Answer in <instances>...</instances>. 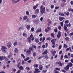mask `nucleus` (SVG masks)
Wrapping results in <instances>:
<instances>
[{"instance_id":"nucleus-64","label":"nucleus","mask_w":73,"mask_h":73,"mask_svg":"<svg viewBox=\"0 0 73 73\" xmlns=\"http://www.w3.org/2000/svg\"><path fill=\"white\" fill-rule=\"evenodd\" d=\"M35 40V37H33L32 38H31V40L32 41H33Z\"/></svg>"},{"instance_id":"nucleus-27","label":"nucleus","mask_w":73,"mask_h":73,"mask_svg":"<svg viewBox=\"0 0 73 73\" xmlns=\"http://www.w3.org/2000/svg\"><path fill=\"white\" fill-rule=\"evenodd\" d=\"M35 41L36 43H38V42H39V41L38 40V39L37 38H36L35 39Z\"/></svg>"},{"instance_id":"nucleus-10","label":"nucleus","mask_w":73,"mask_h":73,"mask_svg":"<svg viewBox=\"0 0 73 73\" xmlns=\"http://www.w3.org/2000/svg\"><path fill=\"white\" fill-rule=\"evenodd\" d=\"M64 69L65 70H69V66L67 65L66 67H65L64 68Z\"/></svg>"},{"instance_id":"nucleus-12","label":"nucleus","mask_w":73,"mask_h":73,"mask_svg":"<svg viewBox=\"0 0 73 73\" xmlns=\"http://www.w3.org/2000/svg\"><path fill=\"white\" fill-rule=\"evenodd\" d=\"M48 52V50H44V52L42 53V54H43V55H44V54H47Z\"/></svg>"},{"instance_id":"nucleus-39","label":"nucleus","mask_w":73,"mask_h":73,"mask_svg":"<svg viewBox=\"0 0 73 73\" xmlns=\"http://www.w3.org/2000/svg\"><path fill=\"white\" fill-rule=\"evenodd\" d=\"M64 47L65 48H67L68 47V46L65 44H64Z\"/></svg>"},{"instance_id":"nucleus-7","label":"nucleus","mask_w":73,"mask_h":73,"mask_svg":"<svg viewBox=\"0 0 73 73\" xmlns=\"http://www.w3.org/2000/svg\"><path fill=\"white\" fill-rule=\"evenodd\" d=\"M26 27L27 30H30L31 29V26L29 25H28L27 26H26Z\"/></svg>"},{"instance_id":"nucleus-60","label":"nucleus","mask_w":73,"mask_h":73,"mask_svg":"<svg viewBox=\"0 0 73 73\" xmlns=\"http://www.w3.org/2000/svg\"><path fill=\"white\" fill-rule=\"evenodd\" d=\"M45 45L44 44L42 46V48H43V49H44V48H45Z\"/></svg>"},{"instance_id":"nucleus-32","label":"nucleus","mask_w":73,"mask_h":73,"mask_svg":"<svg viewBox=\"0 0 73 73\" xmlns=\"http://www.w3.org/2000/svg\"><path fill=\"white\" fill-rule=\"evenodd\" d=\"M32 47L33 48H34L35 49H36V48H37V47L34 44L32 45Z\"/></svg>"},{"instance_id":"nucleus-3","label":"nucleus","mask_w":73,"mask_h":73,"mask_svg":"<svg viewBox=\"0 0 73 73\" xmlns=\"http://www.w3.org/2000/svg\"><path fill=\"white\" fill-rule=\"evenodd\" d=\"M12 1V3L13 4H16V3H17L18 2H19L20 0H17L16 1H15V0H11Z\"/></svg>"},{"instance_id":"nucleus-21","label":"nucleus","mask_w":73,"mask_h":73,"mask_svg":"<svg viewBox=\"0 0 73 73\" xmlns=\"http://www.w3.org/2000/svg\"><path fill=\"white\" fill-rule=\"evenodd\" d=\"M17 45V41H15L13 43V45L14 46H16Z\"/></svg>"},{"instance_id":"nucleus-31","label":"nucleus","mask_w":73,"mask_h":73,"mask_svg":"<svg viewBox=\"0 0 73 73\" xmlns=\"http://www.w3.org/2000/svg\"><path fill=\"white\" fill-rule=\"evenodd\" d=\"M68 12H70V11H71V12H73V9L70 8L68 10Z\"/></svg>"},{"instance_id":"nucleus-29","label":"nucleus","mask_w":73,"mask_h":73,"mask_svg":"<svg viewBox=\"0 0 73 73\" xmlns=\"http://www.w3.org/2000/svg\"><path fill=\"white\" fill-rule=\"evenodd\" d=\"M64 30H65L66 31H68V29H67V27H66V26H64Z\"/></svg>"},{"instance_id":"nucleus-58","label":"nucleus","mask_w":73,"mask_h":73,"mask_svg":"<svg viewBox=\"0 0 73 73\" xmlns=\"http://www.w3.org/2000/svg\"><path fill=\"white\" fill-rule=\"evenodd\" d=\"M58 28L59 30H60L61 29V26H59L58 27Z\"/></svg>"},{"instance_id":"nucleus-57","label":"nucleus","mask_w":73,"mask_h":73,"mask_svg":"<svg viewBox=\"0 0 73 73\" xmlns=\"http://www.w3.org/2000/svg\"><path fill=\"white\" fill-rule=\"evenodd\" d=\"M63 58V55H61L60 56V59L62 60Z\"/></svg>"},{"instance_id":"nucleus-1","label":"nucleus","mask_w":73,"mask_h":73,"mask_svg":"<svg viewBox=\"0 0 73 73\" xmlns=\"http://www.w3.org/2000/svg\"><path fill=\"white\" fill-rule=\"evenodd\" d=\"M45 8L44 7V6L42 5L40 7V12L41 14H43L45 13Z\"/></svg>"},{"instance_id":"nucleus-15","label":"nucleus","mask_w":73,"mask_h":73,"mask_svg":"<svg viewBox=\"0 0 73 73\" xmlns=\"http://www.w3.org/2000/svg\"><path fill=\"white\" fill-rule=\"evenodd\" d=\"M41 32V29H37L36 31V33H39Z\"/></svg>"},{"instance_id":"nucleus-25","label":"nucleus","mask_w":73,"mask_h":73,"mask_svg":"<svg viewBox=\"0 0 73 73\" xmlns=\"http://www.w3.org/2000/svg\"><path fill=\"white\" fill-rule=\"evenodd\" d=\"M36 17H37V15H32V17L33 19H35V18H36Z\"/></svg>"},{"instance_id":"nucleus-11","label":"nucleus","mask_w":73,"mask_h":73,"mask_svg":"<svg viewBox=\"0 0 73 73\" xmlns=\"http://www.w3.org/2000/svg\"><path fill=\"white\" fill-rule=\"evenodd\" d=\"M61 37V32L59 31L58 32V34L57 35V37L60 38Z\"/></svg>"},{"instance_id":"nucleus-44","label":"nucleus","mask_w":73,"mask_h":73,"mask_svg":"<svg viewBox=\"0 0 73 73\" xmlns=\"http://www.w3.org/2000/svg\"><path fill=\"white\" fill-rule=\"evenodd\" d=\"M26 14L27 15H29V11H27L26 12Z\"/></svg>"},{"instance_id":"nucleus-2","label":"nucleus","mask_w":73,"mask_h":73,"mask_svg":"<svg viewBox=\"0 0 73 73\" xmlns=\"http://www.w3.org/2000/svg\"><path fill=\"white\" fill-rule=\"evenodd\" d=\"M7 47L5 46H2L1 48V50L3 53L6 52V50H7Z\"/></svg>"},{"instance_id":"nucleus-38","label":"nucleus","mask_w":73,"mask_h":73,"mask_svg":"<svg viewBox=\"0 0 73 73\" xmlns=\"http://www.w3.org/2000/svg\"><path fill=\"white\" fill-rule=\"evenodd\" d=\"M34 67H36V68H37V67H38V64H35L34 65Z\"/></svg>"},{"instance_id":"nucleus-46","label":"nucleus","mask_w":73,"mask_h":73,"mask_svg":"<svg viewBox=\"0 0 73 73\" xmlns=\"http://www.w3.org/2000/svg\"><path fill=\"white\" fill-rule=\"evenodd\" d=\"M62 48V46L60 45L59 46V47H58V49H59V50H60V49H61Z\"/></svg>"},{"instance_id":"nucleus-63","label":"nucleus","mask_w":73,"mask_h":73,"mask_svg":"<svg viewBox=\"0 0 73 73\" xmlns=\"http://www.w3.org/2000/svg\"><path fill=\"white\" fill-rule=\"evenodd\" d=\"M70 36H73V33H70Z\"/></svg>"},{"instance_id":"nucleus-42","label":"nucleus","mask_w":73,"mask_h":73,"mask_svg":"<svg viewBox=\"0 0 73 73\" xmlns=\"http://www.w3.org/2000/svg\"><path fill=\"white\" fill-rule=\"evenodd\" d=\"M51 52L52 53H53V54H55V53H56V51H52Z\"/></svg>"},{"instance_id":"nucleus-45","label":"nucleus","mask_w":73,"mask_h":73,"mask_svg":"<svg viewBox=\"0 0 73 73\" xmlns=\"http://www.w3.org/2000/svg\"><path fill=\"white\" fill-rule=\"evenodd\" d=\"M64 58H69V57L66 55L64 56Z\"/></svg>"},{"instance_id":"nucleus-35","label":"nucleus","mask_w":73,"mask_h":73,"mask_svg":"<svg viewBox=\"0 0 73 73\" xmlns=\"http://www.w3.org/2000/svg\"><path fill=\"white\" fill-rule=\"evenodd\" d=\"M17 52H18V50H17V48H15L14 50V52H15V53H17Z\"/></svg>"},{"instance_id":"nucleus-18","label":"nucleus","mask_w":73,"mask_h":73,"mask_svg":"<svg viewBox=\"0 0 73 73\" xmlns=\"http://www.w3.org/2000/svg\"><path fill=\"white\" fill-rule=\"evenodd\" d=\"M59 15H60V16H65V15H64V14L63 13H59Z\"/></svg>"},{"instance_id":"nucleus-52","label":"nucleus","mask_w":73,"mask_h":73,"mask_svg":"<svg viewBox=\"0 0 73 73\" xmlns=\"http://www.w3.org/2000/svg\"><path fill=\"white\" fill-rule=\"evenodd\" d=\"M61 7H64V4L63 3H62L61 5Z\"/></svg>"},{"instance_id":"nucleus-56","label":"nucleus","mask_w":73,"mask_h":73,"mask_svg":"<svg viewBox=\"0 0 73 73\" xmlns=\"http://www.w3.org/2000/svg\"><path fill=\"white\" fill-rule=\"evenodd\" d=\"M43 20V17H41L40 18V21H42V20Z\"/></svg>"},{"instance_id":"nucleus-34","label":"nucleus","mask_w":73,"mask_h":73,"mask_svg":"<svg viewBox=\"0 0 73 73\" xmlns=\"http://www.w3.org/2000/svg\"><path fill=\"white\" fill-rule=\"evenodd\" d=\"M26 53H29V54H30L31 53V51L30 50H28L27 52H26Z\"/></svg>"},{"instance_id":"nucleus-53","label":"nucleus","mask_w":73,"mask_h":73,"mask_svg":"<svg viewBox=\"0 0 73 73\" xmlns=\"http://www.w3.org/2000/svg\"><path fill=\"white\" fill-rule=\"evenodd\" d=\"M54 31L55 32H56V33L57 32V29H54Z\"/></svg>"},{"instance_id":"nucleus-5","label":"nucleus","mask_w":73,"mask_h":73,"mask_svg":"<svg viewBox=\"0 0 73 73\" xmlns=\"http://www.w3.org/2000/svg\"><path fill=\"white\" fill-rule=\"evenodd\" d=\"M7 59V58L5 57V56H0V60L2 61V60H4V59Z\"/></svg>"},{"instance_id":"nucleus-17","label":"nucleus","mask_w":73,"mask_h":73,"mask_svg":"<svg viewBox=\"0 0 73 73\" xmlns=\"http://www.w3.org/2000/svg\"><path fill=\"white\" fill-rule=\"evenodd\" d=\"M43 68V67L42 66V65H40L39 66V68L40 70H42V68Z\"/></svg>"},{"instance_id":"nucleus-28","label":"nucleus","mask_w":73,"mask_h":73,"mask_svg":"<svg viewBox=\"0 0 73 73\" xmlns=\"http://www.w3.org/2000/svg\"><path fill=\"white\" fill-rule=\"evenodd\" d=\"M23 35L24 37H27V36H28V35L25 33H23Z\"/></svg>"},{"instance_id":"nucleus-26","label":"nucleus","mask_w":73,"mask_h":73,"mask_svg":"<svg viewBox=\"0 0 73 73\" xmlns=\"http://www.w3.org/2000/svg\"><path fill=\"white\" fill-rule=\"evenodd\" d=\"M19 69H21V70H24V68H23V67L22 66H20Z\"/></svg>"},{"instance_id":"nucleus-14","label":"nucleus","mask_w":73,"mask_h":73,"mask_svg":"<svg viewBox=\"0 0 73 73\" xmlns=\"http://www.w3.org/2000/svg\"><path fill=\"white\" fill-rule=\"evenodd\" d=\"M35 13V14H37V13H39V9H37L36 10Z\"/></svg>"},{"instance_id":"nucleus-20","label":"nucleus","mask_w":73,"mask_h":73,"mask_svg":"<svg viewBox=\"0 0 73 73\" xmlns=\"http://www.w3.org/2000/svg\"><path fill=\"white\" fill-rule=\"evenodd\" d=\"M38 4H37L36 6H34L33 7V8L34 9V10L36 9V8H37V7H38Z\"/></svg>"},{"instance_id":"nucleus-47","label":"nucleus","mask_w":73,"mask_h":73,"mask_svg":"<svg viewBox=\"0 0 73 73\" xmlns=\"http://www.w3.org/2000/svg\"><path fill=\"white\" fill-rule=\"evenodd\" d=\"M42 72L44 73H46V72H47V70H43Z\"/></svg>"},{"instance_id":"nucleus-4","label":"nucleus","mask_w":73,"mask_h":73,"mask_svg":"<svg viewBox=\"0 0 73 73\" xmlns=\"http://www.w3.org/2000/svg\"><path fill=\"white\" fill-rule=\"evenodd\" d=\"M35 71H34V73H40L41 72L40 71H39V69L38 68H36L35 69Z\"/></svg>"},{"instance_id":"nucleus-33","label":"nucleus","mask_w":73,"mask_h":73,"mask_svg":"<svg viewBox=\"0 0 73 73\" xmlns=\"http://www.w3.org/2000/svg\"><path fill=\"white\" fill-rule=\"evenodd\" d=\"M23 26H22L21 27H20L19 28V31H21V30H22V29H23Z\"/></svg>"},{"instance_id":"nucleus-36","label":"nucleus","mask_w":73,"mask_h":73,"mask_svg":"<svg viewBox=\"0 0 73 73\" xmlns=\"http://www.w3.org/2000/svg\"><path fill=\"white\" fill-rule=\"evenodd\" d=\"M60 24L61 26H62V27H63V26H64L63 22H60Z\"/></svg>"},{"instance_id":"nucleus-43","label":"nucleus","mask_w":73,"mask_h":73,"mask_svg":"<svg viewBox=\"0 0 73 73\" xmlns=\"http://www.w3.org/2000/svg\"><path fill=\"white\" fill-rule=\"evenodd\" d=\"M65 14L67 16H69V12H67V13H65Z\"/></svg>"},{"instance_id":"nucleus-23","label":"nucleus","mask_w":73,"mask_h":73,"mask_svg":"<svg viewBox=\"0 0 73 73\" xmlns=\"http://www.w3.org/2000/svg\"><path fill=\"white\" fill-rule=\"evenodd\" d=\"M59 20L61 21L63 20V19H64V18H63V17H59Z\"/></svg>"},{"instance_id":"nucleus-30","label":"nucleus","mask_w":73,"mask_h":73,"mask_svg":"<svg viewBox=\"0 0 73 73\" xmlns=\"http://www.w3.org/2000/svg\"><path fill=\"white\" fill-rule=\"evenodd\" d=\"M21 56L23 58H25V56H24V54H21Z\"/></svg>"},{"instance_id":"nucleus-16","label":"nucleus","mask_w":73,"mask_h":73,"mask_svg":"<svg viewBox=\"0 0 73 73\" xmlns=\"http://www.w3.org/2000/svg\"><path fill=\"white\" fill-rule=\"evenodd\" d=\"M68 65L69 66V67H72V66H73V64L71 63L70 62L68 64V65Z\"/></svg>"},{"instance_id":"nucleus-49","label":"nucleus","mask_w":73,"mask_h":73,"mask_svg":"<svg viewBox=\"0 0 73 73\" xmlns=\"http://www.w3.org/2000/svg\"><path fill=\"white\" fill-rule=\"evenodd\" d=\"M71 48L70 47L69 48H67L66 49V51H68V50H69V49H71Z\"/></svg>"},{"instance_id":"nucleus-41","label":"nucleus","mask_w":73,"mask_h":73,"mask_svg":"<svg viewBox=\"0 0 73 73\" xmlns=\"http://www.w3.org/2000/svg\"><path fill=\"white\" fill-rule=\"evenodd\" d=\"M45 40V37H44L42 38V42H44V40Z\"/></svg>"},{"instance_id":"nucleus-24","label":"nucleus","mask_w":73,"mask_h":73,"mask_svg":"<svg viewBox=\"0 0 73 73\" xmlns=\"http://www.w3.org/2000/svg\"><path fill=\"white\" fill-rule=\"evenodd\" d=\"M30 58L29 57H27L26 59H25L24 60L25 61H28L29 60Z\"/></svg>"},{"instance_id":"nucleus-50","label":"nucleus","mask_w":73,"mask_h":73,"mask_svg":"<svg viewBox=\"0 0 73 73\" xmlns=\"http://www.w3.org/2000/svg\"><path fill=\"white\" fill-rule=\"evenodd\" d=\"M51 8V9H53L54 8V5H52L50 6Z\"/></svg>"},{"instance_id":"nucleus-19","label":"nucleus","mask_w":73,"mask_h":73,"mask_svg":"<svg viewBox=\"0 0 73 73\" xmlns=\"http://www.w3.org/2000/svg\"><path fill=\"white\" fill-rule=\"evenodd\" d=\"M28 40L29 42V43H30V42H31V37H29L28 38Z\"/></svg>"},{"instance_id":"nucleus-55","label":"nucleus","mask_w":73,"mask_h":73,"mask_svg":"<svg viewBox=\"0 0 73 73\" xmlns=\"http://www.w3.org/2000/svg\"><path fill=\"white\" fill-rule=\"evenodd\" d=\"M28 63H31V62H32V60H30L27 61Z\"/></svg>"},{"instance_id":"nucleus-13","label":"nucleus","mask_w":73,"mask_h":73,"mask_svg":"<svg viewBox=\"0 0 73 73\" xmlns=\"http://www.w3.org/2000/svg\"><path fill=\"white\" fill-rule=\"evenodd\" d=\"M50 30V28H49V27H48L47 29H46L45 30V32H46L47 33H48V31H49Z\"/></svg>"},{"instance_id":"nucleus-9","label":"nucleus","mask_w":73,"mask_h":73,"mask_svg":"<svg viewBox=\"0 0 73 73\" xmlns=\"http://www.w3.org/2000/svg\"><path fill=\"white\" fill-rule=\"evenodd\" d=\"M56 64H57V65H59V66H62V64H61V62H56Z\"/></svg>"},{"instance_id":"nucleus-40","label":"nucleus","mask_w":73,"mask_h":73,"mask_svg":"<svg viewBox=\"0 0 73 73\" xmlns=\"http://www.w3.org/2000/svg\"><path fill=\"white\" fill-rule=\"evenodd\" d=\"M31 32H33L34 31H35V29H34V28L33 27H32L31 29Z\"/></svg>"},{"instance_id":"nucleus-59","label":"nucleus","mask_w":73,"mask_h":73,"mask_svg":"<svg viewBox=\"0 0 73 73\" xmlns=\"http://www.w3.org/2000/svg\"><path fill=\"white\" fill-rule=\"evenodd\" d=\"M39 37H42V33L40 34L39 35Z\"/></svg>"},{"instance_id":"nucleus-8","label":"nucleus","mask_w":73,"mask_h":73,"mask_svg":"<svg viewBox=\"0 0 73 73\" xmlns=\"http://www.w3.org/2000/svg\"><path fill=\"white\" fill-rule=\"evenodd\" d=\"M7 46L8 48H10L11 46V43L10 42H8L7 44Z\"/></svg>"},{"instance_id":"nucleus-6","label":"nucleus","mask_w":73,"mask_h":73,"mask_svg":"<svg viewBox=\"0 0 73 73\" xmlns=\"http://www.w3.org/2000/svg\"><path fill=\"white\" fill-rule=\"evenodd\" d=\"M56 40V39H53L51 40V42H52V44L53 45H55L56 43L55 41Z\"/></svg>"},{"instance_id":"nucleus-61","label":"nucleus","mask_w":73,"mask_h":73,"mask_svg":"<svg viewBox=\"0 0 73 73\" xmlns=\"http://www.w3.org/2000/svg\"><path fill=\"white\" fill-rule=\"evenodd\" d=\"M50 40V37L46 39L47 41H48V40Z\"/></svg>"},{"instance_id":"nucleus-48","label":"nucleus","mask_w":73,"mask_h":73,"mask_svg":"<svg viewBox=\"0 0 73 73\" xmlns=\"http://www.w3.org/2000/svg\"><path fill=\"white\" fill-rule=\"evenodd\" d=\"M11 55L10 54L8 56H7V58H11Z\"/></svg>"},{"instance_id":"nucleus-51","label":"nucleus","mask_w":73,"mask_h":73,"mask_svg":"<svg viewBox=\"0 0 73 73\" xmlns=\"http://www.w3.org/2000/svg\"><path fill=\"white\" fill-rule=\"evenodd\" d=\"M26 69H27L28 70H30V68L29 67H27L26 68Z\"/></svg>"},{"instance_id":"nucleus-54","label":"nucleus","mask_w":73,"mask_h":73,"mask_svg":"<svg viewBox=\"0 0 73 73\" xmlns=\"http://www.w3.org/2000/svg\"><path fill=\"white\" fill-rule=\"evenodd\" d=\"M55 69L56 70H60V68H56Z\"/></svg>"},{"instance_id":"nucleus-62","label":"nucleus","mask_w":73,"mask_h":73,"mask_svg":"<svg viewBox=\"0 0 73 73\" xmlns=\"http://www.w3.org/2000/svg\"><path fill=\"white\" fill-rule=\"evenodd\" d=\"M33 56H36V52H34L33 54Z\"/></svg>"},{"instance_id":"nucleus-37","label":"nucleus","mask_w":73,"mask_h":73,"mask_svg":"<svg viewBox=\"0 0 73 73\" xmlns=\"http://www.w3.org/2000/svg\"><path fill=\"white\" fill-rule=\"evenodd\" d=\"M69 21L66 20V21H65L64 23H65V24H68V23H69Z\"/></svg>"},{"instance_id":"nucleus-22","label":"nucleus","mask_w":73,"mask_h":73,"mask_svg":"<svg viewBox=\"0 0 73 73\" xmlns=\"http://www.w3.org/2000/svg\"><path fill=\"white\" fill-rule=\"evenodd\" d=\"M27 18H28V17L27 16H24L23 17V19L24 20H27Z\"/></svg>"}]
</instances>
